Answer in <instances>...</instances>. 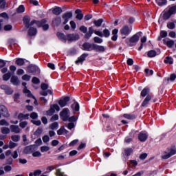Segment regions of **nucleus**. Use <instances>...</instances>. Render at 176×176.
<instances>
[{
  "mask_svg": "<svg viewBox=\"0 0 176 176\" xmlns=\"http://www.w3.org/2000/svg\"><path fill=\"white\" fill-rule=\"evenodd\" d=\"M12 30V25H6L4 26V30L6 32H9Z\"/></svg>",
  "mask_w": 176,
  "mask_h": 176,
  "instance_id": "nucleus-64",
  "label": "nucleus"
},
{
  "mask_svg": "<svg viewBox=\"0 0 176 176\" xmlns=\"http://www.w3.org/2000/svg\"><path fill=\"white\" fill-rule=\"evenodd\" d=\"M23 93L25 94H28L27 95L28 98H32L33 99H35V96L33 94H32V92H30L29 89L26 88L23 89Z\"/></svg>",
  "mask_w": 176,
  "mask_h": 176,
  "instance_id": "nucleus-39",
  "label": "nucleus"
},
{
  "mask_svg": "<svg viewBox=\"0 0 176 176\" xmlns=\"http://www.w3.org/2000/svg\"><path fill=\"white\" fill-rule=\"evenodd\" d=\"M64 131L65 126H60V129H58V131H56V134H58V135H62L63 134H64Z\"/></svg>",
  "mask_w": 176,
  "mask_h": 176,
  "instance_id": "nucleus-51",
  "label": "nucleus"
},
{
  "mask_svg": "<svg viewBox=\"0 0 176 176\" xmlns=\"http://www.w3.org/2000/svg\"><path fill=\"white\" fill-rule=\"evenodd\" d=\"M35 151V144L27 146L23 148V153L25 155H30Z\"/></svg>",
  "mask_w": 176,
  "mask_h": 176,
  "instance_id": "nucleus-8",
  "label": "nucleus"
},
{
  "mask_svg": "<svg viewBox=\"0 0 176 176\" xmlns=\"http://www.w3.org/2000/svg\"><path fill=\"white\" fill-rule=\"evenodd\" d=\"M31 78L32 76L28 74H24L23 76H22V80L23 81H30Z\"/></svg>",
  "mask_w": 176,
  "mask_h": 176,
  "instance_id": "nucleus-55",
  "label": "nucleus"
},
{
  "mask_svg": "<svg viewBox=\"0 0 176 176\" xmlns=\"http://www.w3.org/2000/svg\"><path fill=\"white\" fill-rule=\"evenodd\" d=\"M133 132L129 133V136H126L125 138V140H124L125 143L130 144L131 142L133 141Z\"/></svg>",
  "mask_w": 176,
  "mask_h": 176,
  "instance_id": "nucleus-35",
  "label": "nucleus"
},
{
  "mask_svg": "<svg viewBox=\"0 0 176 176\" xmlns=\"http://www.w3.org/2000/svg\"><path fill=\"white\" fill-rule=\"evenodd\" d=\"M131 32V28L129 27L127 25H125L120 29V34L121 35H124L127 36Z\"/></svg>",
  "mask_w": 176,
  "mask_h": 176,
  "instance_id": "nucleus-11",
  "label": "nucleus"
},
{
  "mask_svg": "<svg viewBox=\"0 0 176 176\" xmlns=\"http://www.w3.org/2000/svg\"><path fill=\"white\" fill-rule=\"evenodd\" d=\"M1 89L5 91V94L7 96H10L14 94V89L10 88L8 85H1Z\"/></svg>",
  "mask_w": 176,
  "mask_h": 176,
  "instance_id": "nucleus-12",
  "label": "nucleus"
},
{
  "mask_svg": "<svg viewBox=\"0 0 176 176\" xmlns=\"http://www.w3.org/2000/svg\"><path fill=\"white\" fill-rule=\"evenodd\" d=\"M69 101H70V97L65 96L63 99H60V100H58V105H60V108H64L67 105V103Z\"/></svg>",
  "mask_w": 176,
  "mask_h": 176,
  "instance_id": "nucleus-13",
  "label": "nucleus"
},
{
  "mask_svg": "<svg viewBox=\"0 0 176 176\" xmlns=\"http://www.w3.org/2000/svg\"><path fill=\"white\" fill-rule=\"evenodd\" d=\"M30 114L27 113V114H24L23 113H20L19 114H18V120H20V122H22L23 120H29L30 119Z\"/></svg>",
  "mask_w": 176,
  "mask_h": 176,
  "instance_id": "nucleus-20",
  "label": "nucleus"
},
{
  "mask_svg": "<svg viewBox=\"0 0 176 176\" xmlns=\"http://www.w3.org/2000/svg\"><path fill=\"white\" fill-rule=\"evenodd\" d=\"M50 150V148L47 146H43L41 147V153H45V152H47Z\"/></svg>",
  "mask_w": 176,
  "mask_h": 176,
  "instance_id": "nucleus-52",
  "label": "nucleus"
},
{
  "mask_svg": "<svg viewBox=\"0 0 176 176\" xmlns=\"http://www.w3.org/2000/svg\"><path fill=\"white\" fill-rule=\"evenodd\" d=\"M28 74H31L33 76H38L40 74L41 70L36 65H29L28 67Z\"/></svg>",
  "mask_w": 176,
  "mask_h": 176,
  "instance_id": "nucleus-4",
  "label": "nucleus"
},
{
  "mask_svg": "<svg viewBox=\"0 0 176 176\" xmlns=\"http://www.w3.org/2000/svg\"><path fill=\"white\" fill-rule=\"evenodd\" d=\"M1 111L3 112L2 113L3 116H5V117L8 116V109H6V107L3 106V108L1 109Z\"/></svg>",
  "mask_w": 176,
  "mask_h": 176,
  "instance_id": "nucleus-57",
  "label": "nucleus"
},
{
  "mask_svg": "<svg viewBox=\"0 0 176 176\" xmlns=\"http://www.w3.org/2000/svg\"><path fill=\"white\" fill-rule=\"evenodd\" d=\"M151 89L148 87H146L141 91L140 96L144 98V100L141 104V107H147L150 101L151 100V96L150 95Z\"/></svg>",
  "mask_w": 176,
  "mask_h": 176,
  "instance_id": "nucleus-2",
  "label": "nucleus"
},
{
  "mask_svg": "<svg viewBox=\"0 0 176 176\" xmlns=\"http://www.w3.org/2000/svg\"><path fill=\"white\" fill-rule=\"evenodd\" d=\"M56 36L58 39L61 41V42L67 43V34L65 36L64 33L58 32L56 33Z\"/></svg>",
  "mask_w": 176,
  "mask_h": 176,
  "instance_id": "nucleus-16",
  "label": "nucleus"
},
{
  "mask_svg": "<svg viewBox=\"0 0 176 176\" xmlns=\"http://www.w3.org/2000/svg\"><path fill=\"white\" fill-rule=\"evenodd\" d=\"M157 55V53L155 50H149L148 52H147V57L148 58H153L155 57Z\"/></svg>",
  "mask_w": 176,
  "mask_h": 176,
  "instance_id": "nucleus-37",
  "label": "nucleus"
},
{
  "mask_svg": "<svg viewBox=\"0 0 176 176\" xmlns=\"http://www.w3.org/2000/svg\"><path fill=\"white\" fill-rule=\"evenodd\" d=\"M121 118H124L126 120H135L136 118H138V115L135 112L129 113V114L124 113V114H123V116H121Z\"/></svg>",
  "mask_w": 176,
  "mask_h": 176,
  "instance_id": "nucleus-14",
  "label": "nucleus"
},
{
  "mask_svg": "<svg viewBox=\"0 0 176 176\" xmlns=\"http://www.w3.org/2000/svg\"><path fill=\"white\" fill-rule=\"evenodd\" d=\"M167 28H168L169 30H174L175 29V23L173 22H169L167 23V25H166Z\"/></svg>",
  "mask_w": 176,
  "mask_h": 176,
  "instance_id": "nucleus-48",
  "label": "nucleus"
},
{
  "mask_svg": "<svg viewBox=\"0 0 176 176\" xmlns=\"http://www.w3.org/2000/svg\"><path fill=\"white\" fill-rule=\"evenodd\" d=\"M52 22H53L54 26L59 27L60 23H62V19H60V17H55L53 19Z\"/></svg>",
  "mask_w": 176,
  "mask_h": 176,
  "instance_id": "nucleus-29",
  "label": "nucleus"
},
{
  "mask_svg": "<svg viewBox=\"0 0 176 176\" xmlns=\"http://www.w3.org/2000/svg\"><path fill=\"white\" fill-rule=\"evenodd\" d=\"M103 23V19H100L98 21H94V24L96 28H100Z\"/></svg>",
  "mask_w": 176,
  "mask_h": 176,
  "instance_id": "nucleus-41",
  "label": "nucleus"
},
{
  "mask_svg": "<svg viewBox=\"0 0 176 176\" xmlns=\"http://www.w3.org/2000/svg\"><path fill=\"white\" fill-rule=\"evenodd\" d=\"M118 28H115L113 30V31H111V34H113V36H111V41L114 42L118 41Z\"/></svg>",
  "mask_w": 176,
  "mask_h": 176,
  "instance_id": "nucleus-23",
  "label": "nucleus"
},
{
  "mask_svg": "<svg viewBox=\"0 0 176 176\" xmlns=\"http://www.w3.org/2000/svg\"><path fill=\"white\" fill-rule=\"evenodd\" d=\"M15 64L19 67H22L25 65V59L22 58H16L15 60Z\"/></svg>",
  "mask_w": 176,
  "mask_h": 176,
  "instance_id": "nucleus-27",
  "label": "nucleus"
},
{
  "mask_svg": "<svg viewBox=\"0 0 176 176\" xmlns=\"http://www.w3.org/2000/svg\"><path fill=\"white\" fill-rule=\"evenodd\" d=\"M30 22V17L29 16L25 15V16L23 17V23L25 28L29 29Z\"/></svg>",
  "mask_w": 176,
  "mask_h": 176,
  "instance_id": "nucleus-22",
  "label": "nucleus"
},
{
  "mask_svg": "<svg viewBox=\"0 0 176 176\" xmlns=\"http://www.w3.org/2000/svg\"><path fill=\"white\" fill-rule=\"evenodd\" d=\"M95 34L98 35L99 37H103L102 32L94 30V28L93 26H90L88 28V32L84 35V38L87 40H89L90 38L92 36V34Z\"/></svg>",
  "mask_w": 176,
  "mask_h": 176,
  "instance_id": "nucleus-3",
  "label": "nucleus"
},
{
  "mask_svg": "<svg viewBox=\"0 0 176 176\" xmlns=\"http://www.w3.org/2000/svg\"><path fill=\"white\" fill-rule=\"evenodd\" d=\"M10 82L14 86H19L20 84L19 77H17V76H12V78H10Z\"/></svg>",
  "mask_w": 176,
  "mask_h": 176,
  "instance_id": "nucleus-19",
  "label": "nucleus"
},
{
  "mask_svg": "<svg viewBox=\"0 0 176 176\" xmlns=\"http://www.w3.org/2000/svg\"><path fill=\"white\" fill-rule=\"evenodd\" d=\"M174 15V14L164 12V14H162V20L164 21H168L169 19H170L171 16Z\"/></svg>",
  "mask_w": 176,
  "mask_h": 176,
  "instance_id": "nucleus-32",
  "label": "nucleus"
},
{
  "mask_svg": "<svg viewBox=\"0 0 176 176\" xmlns=\"http://www.w3.org/2000/svg\"><path fill=\"white\" fill-rule=\"evenodd\" d=\"M20 98V94L19 93H15L14 95L13 96V100L15 102H17V101L19 100Z\"/></svg>",
  "mask_w": 176,
  "mask_h": 176,
  "instance_id": "nucleus-59",
  "label": "nucleus"
},
{
  "mask_svg": "<svg viewBox=\"0 0 176 176\" xmlns=\"http://www.w3.org/2000/svg\"><path fill=\"white\" fill-rule=\"evenodd\" d=\"M59 127V123L58 122H54L50 124V128L52 130L57 129Z\"/></svg>",
  "mask_w": 176,
  "mask_h": 176,
  "instance_id": "nucleus-42",
  "label": "nucleus"
},
{
  "mask_svg": "<svg viewBox=\"0 0 176 176\" xmlns=\"http://www.w3.org/2000/svg\"><path fill=\"white\" fill-rule=\"evenodd\" d=\"M77 120H78V117L75 116L68 117V118H67V121L70 122L71 123L77 122Z\"/></svg>",
  "mask_w": 176,
  "mask_h": 176,
  "instance_id": "nucleus-46",
  "label": "nucleus"
},
{
  "mask_svg": "<svg viewBox=\"0 0 176 176\" xmlns=\"http://www.w3.org/2000/svg\"><path fill=\"white\" fill-rule=\"evenodd\" d=\"M30 117L32 120H36L38 118V113L35 112H32L30 113Z\"/></svg>",
  "mask_w": 176,
  "mask_h": 176,
  "instance_id": "nucleus-61",
  "label": "nucleus"
},
{
  "mask_svg": "<svg viewBox=\"0 0 176 176\" xmlns=\"http://www.w3.org/2000/svg\"><path fill=\"white\" fill-rule=\"evenodd\" d=\"M138 140L142 142H146V140H148V134L146 133L141 132L138 135Z\"/></svg>",
  "mask_w": 176,
  "mask_h": 176,
  "instance_id": "nucleus-18",
  "label": "nucleus"
},
{
  "mask_svg": "<svg viewBox=\"0 0 176 176\" xmlns=\"http://www.w3.org/2000/svg\"><path fill=\"white\" fill-rule=\"evenodd\" d=\"M16 12H17V13H24L25 12L24 5H20V6L18 7V8L16 10Z\"/></svg>",
  "mask_w": 176,
  "mask_h": 176,
  "instance_id": "nucleus-45",
  "label": "nucleus"
},
{
  "mask_svg": "<svg viewBox=\"0 0 176 176\" xmlns=\"http://www.w3.org/2000/svg\"><path fill=\"white\" fill-rule=\"evenodd\" d=\"M1 132H2L3 134H9L10 130L8 127H2L1 128Z\"/></svg>",
  "mask_w": 176,
  "mask_h": 176,
  "instance_id": "nucleus-50",
  "label": "nucleus"
},
{
  "mask_svg": "<svg viewBox=\"0 0 176 176\" xmlns=\"http://www.w3.org/2000/svg\"><path fill=\"white\" fill-rule=\"evenodd\" d=\"M88 56H89V54L84 53L81 54V56L78 58V60L75 61V64L79 65L80 63H82L86 60V58L88 57Z\"/></svg>",
  "mask_w": 176,
  "mask_h": 176,
  "instance_id": "nucleus-15",
  "label": "nucleus"
},
{
  "mask_svg": "<svg viewBox=\"0 0 176 176\" xmlns=\"http://www.w3.org/2000/svg\"><path fill=\"white\" fill-rule=\"evenodd\" d=\"M79 34H67V41L70 43L79 41Z\"/></svg>",
  "mask_w": 176,
  "mask_h": 176,
  "instance_id": "nucleus-9",
  "label": "nucleus"
},
{
  "mask_svg": "<svg viewBox=\"0 0 176 176\" xmlns=\"http://www.w3.org/2000/svg\"><path fill=\"white\" fill-rule=\"evenodd\" d=\"M68 54L71 56H75L76 54H77V50H76L75 48H71L68 51Z\"/></svg>",
  "mask_w": 176,
  "mask_h": 176,
  "instance_id": "nucleus-43",
  "label": "nucleus"
},
{
  "mask_svg": "<svg viewBox=\"0 0 176 176\" xmlns=\"http://www.w3.org/2000/svg\"><path fill=\"white\" fill-rule=\"evenodd\" d=\"M31 123H32L33 124L39 126L40 125L42 124V122H41L40 120H38L37 121H35L34 120H31Z\"/></svg>",
  "mask_w": 176,
  "mask_h": 176,
  "instance_id": "nucleus-56",
  "label": "nucleus"
},
{
  "mask_svg": "<svg viewBox=\"0 0 176 176\" xmlns=\"http://www.w3.org/2000/svg\"><path fill=\"white\" fill-rule=\"evenodd\" d=\"M80 31L81 32H82L83 34H87L88 33L87 32V27L85 26V25H81L80 28Z\"/></svg>",
  "mask_w": 176,
  "mask_h": 176,
  "instance_id": "nucleus-53",
  "label": "nucleus"
},
{
  "mask_svg": "<svg viewBox=\"0 0 176 176\" xmlns=\"http://www.w3.org/2000/svg\"><path fill=\"white\" fill-rule=\"evenodd\" d=\"M27 126H28L27 121L21 122L19 124V126L21 127V129H25V127H27Z\"/></svg>",
  "mask_w": 176,
  "mask_h": 176,
  "instance_id": "nucleus-62",
  "label": "nucleus"
},
{
  "mask_svg": "<svg viewBox=\"0 0 176 176\" xmlns=\"http://www.w3.org/2000/svg\"><path fill=\"white\" fill-rule=\"evenodd\" d=\"M71 109L74 112H79L80 111L79 102L75 101V102L71 104Z\"/></svg>",
  "mask_w": 176,
  "mask_h": 176,
  "instance_id": "nucleus-21",
  "label": "nucleus"
},
{
  "mask_svg": "<svg viewBox=\"0 0 176 176\" xmlns=\"http://www.w3.org/2000/svg\"><path fill=\"white\" fill-rule=\"evenodd\" d=\"M32 83L34 84V85H38V84L40 83V80H39V78H37V77H33V78H32Z\"/></svg>",
  "mask_w": 176,
  "mask_h": 176,
  "instance_id": "nucleus-63",
  "label": "nucleus"
},
{
  "mask_svg": "<svg viewBox=\"0 0 176 176\" xmlns=\"http://www.w3.org/2000/svg\"><path fill=\"white\" fill-rule=\"evenodd\" d=\"M175 79H176V74H173L170 75L169 78H164V83L168 84L169 81H174L175 80Z\"/></svg>",
  "mask_w": 176,
  "mask_h": 176,
  "instance_id": "nucleus-30",
  "label": "nucleus"
},
{
  "mask_svg": "<svg viewBox=\"0 0 176 176\" xmlns=\"http://www.w3.org/2000/svg\"><path fill=\"white\" fill-rule=\"evenodd\" d=\"M12 74H12L11 72H7V74L3 75V80L4 81H8L9 80V79L12 77Z\"/></svg>",
  "mask_w": 176,
  "mask_h": 176,
  "instance_id": "nucleus-38",
  "label": "nucleus"
},
{
  "mask_svg": "<svg viewBox=\"0 0 176 176\" xmlns=\"http://www.w3.org/2000/svg\"><path fill=\"white\" fill-rule=\"evenodd\" d=\"M60 117L63 121L67 122V119L69 117V109H63L60 113Z\"/></svg>",
  "mask_w": 176,
  "mask_h": 176,
  "instance_id": "nucleus-6",
  "label": "nucleus"
},
{
  "mask_svg": "<svg viewBox=\"0 0 176 176\" xmlns=\"http://www.w3.org/2000/svg\"><path fill=\"white\" fill-rule=\"evenodd\" d=\"M28 34L30 37L34 36L37 34V29L34 27L29 28L28 30Z\"/></svg>",
  "mask_w": 176,
  "mask_h": 176,
  "instance_id": "nucleus-17",
  "label": "nucleus"
},
{
  "mask_svg": "<svg viewBox=\"0 0 176 176\" xmlns=\"http://www.w3.org/2000/svg\"><path fill=\"white\" fill-rule=\"evenodd\" d=\"M164 63L173 65V59L170 56H166V60H164Z\"/></svg>",
  "mask_w": 176,
  "mask_h": 176,
  "instance_id": "nucleus-44",
  "label": "nucleus"
},
{
  "mask_svg": "<svg viewBox=\"0 0 176 176\" xmlns=\"http://www.w3.org/2000/svg\"><path fill=\"white\" fill-rule=\"evenodd\" d=\"M73 16L72 12H67L63 14L62 18L63 19V25H65L69 21V19Z\"/></svg>",
  "mask_w": 176,
  "mask_h": 176,
  "instance_id": "nucleus-10",
  "label": "nucleus"
},
{
  "mask_svg": "<svg viewBox=\"0 0 176 176\" xmlns=\"http://www.w3.org/2000/svg\"><path fill=\"white\" fill-rule=\"evenodd\" d=\"M166 12L175 14H176V6L170 7V8L168 9V11H167Z\"/></svg>",
  "mask_w": 176,
  "mask_h": 176,
  "instance_id": "nucleus-49",
  "label": "nucleus"
},
{
  "mask_svg": "<svg viewBox=\"0 0 176 176\" xmlns=\"http://www.w3.org/2000/svg\"><path fill=\"white\" fill-rule=\"evenodd\" d=\"M142 35V32H138L129 38V46H135L138 43L140 37Z\"/></svg>",
  "mask_w": 176,
  "mask_h": 176,
  "instance_id": "nucleus-5",
  "label": "nucleus"
},
{
  "mask_svg": "<svg viewBox=\"0 0 176 176\" xmlns=\"http://www.w3.org/2000/svg\"><path fill=\"white\" fill-rule=\"evenodd\" d=\"M94 42L98 44H101L103 42V40L98 36H96V37H94Z\"/></svg>",
  "mask_w": 176,
  "mask_h": 176,
  "instance_id": "nucleus-54",
  "label": "nucleus"
},
{
  "mask_svg": "<svg viewBox=\"0 0 176 176\" xmlns=\"http://www.w3.org/2000/svg\"><path fill=\"white\" fill-rule=\"evenodd\" d=\"M41 89L43 91L47 90V89H49V85H47V83H41Z\"/></svg>",
  "mask_w": 176,
  "mask_h": 176,
  "instance_id": "nucleus-60",
  "label": "nucleus"
},
{
  "mask_svg": "<svg viewBox=\"0 0 176 176\" xmlns=\"http://www.w3.org/2000/svg\"><path fill=\"white\" fill-rule=\"evenodd\" d=\"M10 129L12 133H20V128H19V125H10Z\"/></svg>",
  "mask_w": 176,
  "mask_h": 176,
  "instance_id": "nucleus-31",
  "label": "nucleus"
},
{
  "mask_svg": "<svg viewBox=\"0 0 176 176\" xmlns=\"http://www.w3.org/2000/svg\"><path fill=\"white\" fill-rule=\"evenodd\" d=\"M43 133V128L42 127H38V129L34 132L35 136H40L41 134Z\"/></svg>",
  "mask_w": 176,
  "mask_h": 176,
  "instance_id": "nucleus-47",
  "label": "nucleus"
},
{
  "mask_svg": "<svg viewBox=\"0 0 176 176\" xmlns=\"http://www.w3.org/2000/svg\"><path fill=\"white\" fill-rule=\"evenodd\" d=\"M164 45H166L167 46V47L168 48H172L173 46H174V41L173 40H170L168 41H166V39L164 38V40H162Z\"/></svg>",
  "mask_w": 176,
  "mask_h": 176,
  "instance_id": "nucleus-28",
  "label": "nucleus"
},
{
  "mask_svg": "<svg viewBox=\"0 0 176 176\" xmlns=\"http://www.w3.org/2000/svg\"><path fill=\"white\" fill-rule=\"evenodd\" d=\"M75 13L76 14V19L78 21H82L83 19V14L82 13V10L80 9H76Z\"/></svg>",
  "mask_w": 176,
  "mask_h": 176,
  "instance_id": "nucleus-25",
  "label": "nucleus"
},
{
  "mask_svg": "<svg viewBox=\"0 0 176 176\" xmlns=\"http://www.w3.org/2000/svg\"><path fill=\"white\" fill-rule=\"evenodd\" d=\"M63 12V10L60 7L56 6L55 8L52 10V13L54 15L59 16Z\"/></svg>",
  "mask_w": 176,
  "mask_h": 176,
  "instance_id": "nucleus-24",
  "label": "nucleus"
},
{
  "mask_svg": "<svg viewBox=\"0 0 176 176\" xmlns=\"http://www.w3.org/2000/svg\"><path fill=\"white\" fill-rule=\"evenodd\" d=\"M47 21L45 19H41V21H37V28H41L42 26H45V25H47Z\"/></svg>",
  "mask_w": 176,
  "mask_h": 176,
  "instance_id": "nucleus-33",
  "label": "nucleus"
},
{
  "mask_svg": "<svg viewBox=\"0 0 176 176\" xmlns=\"http://www.w3.org/2000/svg\"><path fill=\"white\" fill-rule=\"evenodd\" d=\"M102 34H103V37L105 38H108L111 35V32L109 30H108L107 28L104 29L103 32H102Z\"/></svg>",
  "mask_w": 176,
  "mask_h": 176,
  "instance_id": "nucleus-40",
  "label": "nucleus"
},
{
  "mask_svg": "<svg viewBox=\"0 0 176 176\" xmlns=\"http://www.w3.org/2000/svg\"><path fill=\"white\" fill-rule=\"evenodd\" d=\"M81 50L86 52L95 51L98 53H104L106 50L103 45H97L96 43H91L88 42L83 43Z\"/></svg>",
  "mask_w": 176,
  "mask_h": 176,
  "instance_id": "nucleus-1",
  "label": "nucleus"
},
{
  "mask_svg": "<svg viewBox=\"0 0 176 176\" xmlns=\"http://www.w3.org/2000/svg\"><path fill=\"white\" fill-rule=\"evenodd\" d=\"M155 2L160 7L165 6L168 3L167 0H155Z\"/></svg>",
  "mask_w": 176,
  "mask_h": 176,
  "instance_id": "nucleus-34",
  "label": "nucleus"
},
{
  "mask_svg": "<svg viewBox=\"0 0 176 176\" xmlns=\"http://www.w3.org/2000/svg\"><path fill=\"white\" fill-rule=\"evenodd\" d=\"M12 140L13 142H17L20 140V136L19 135H14L12 136Z\"/></svg>",
  "mask_w": 176,
  "mask_h": 176,
  "instance_id": "nucleus-58",
  "label": "nucleus"
},
{
  "mask_svg": "<svg viewBox=\"0 0 176 176\" xmlns=\"http://www.w3.org/2000/svg\"><path fill=\"white\" fill-rule=\"evenodd\" d=\"M55 111H59L60 107L58 104H54L50 105V109L48 111H46V115H47V116H52L53 114H54Z\"/></svg>",
  "mask_w": 176,
  "mask_h": 176,
  "instance_id": "nucleus-7",
  "label": "nucleus"
},
{
  "mask_svg": "<svg viewBox=\"0 0 176 176\" xmlns=\"http://www.w3.org/2000/svg\"><path fill=\"white\" fill-rule=\"evenodd\" d=\"M167 36H168V32H166V30H161V32H160V36L157 40L158 41H161L162 39H163Z\"/></svg>",
  "mask_w": 176,
  "mask_h": 176,
  "instance_id": "nucleus-26",
  "label": "nucleus"
},
{
  "mask_svg": "<svg viewBox=\"0 0 176 176\" xmlns=\"http://www.w3.org/2000/svg\"><path fill=\"white\" fill-rule=\"evenodd\" d=\"M133 151L132 148H126L124 151V155L126 156V157H129L132 153H133Z\"/></svg>",
  "mask_w": 176,
  "mask_h": 176,
  "instance_id": "nucleus-36",
  "label": "nucleus"
}]
</instances>
